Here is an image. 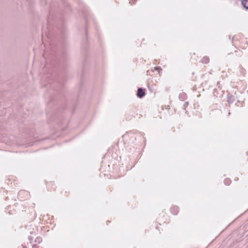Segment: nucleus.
<instances>
[{"mask_svg":"<svg viewBox=\"0 0 248 248\" xmlns=\"http://www.w3.org/2000/svg\"><path fill=\"white\" fill-rule=\"evenodd\" d=\"M145 95L144 90L141 88L138 90L137 96L140 98H142Z\"/></svg>","mask_w":248,"mask_h":248,"instance_id":"nucleus-1","label":"nucleus"},{"mask_svg":"<svg viewBox=\"0 0 248 248\" xmlns=\"http://www.w3.org/2000/svg\"><path fill=\"white\" fill-rule=\"evenodd\" d=\"M241 4L247 10H248V1L247 0H241Z\"/></svg>","mask_w":248,"mask_h":248,"instance_id":"nucleus-2","label":"nucleus"},{"mask_svg":"<svg viewBox=\"0 0 248 248\" xmlns=\"http://www.w3.org/2000/svg\"><path fill=\"white\" fill-rule=\"evenodd\" d=\"M209 61V59L207 57H204L202 60V62L204 63H207Z\"/></svg>","mask_w":248,"mask_h":248,"instance_id":"nucleus-3","label":"nucleus"},{"mask_svg":"<svg viewBox=\"0 0 248 248\" xmlns=\"http://www.w3.org/2000/svg\"><path fill=\"white\" fill-rule=\"evenodd\" d=\"M171 211L173 213V214H176L178 212V208L176 207H174L173 208H171Z\"/></svg>","mask_w":248,"mask_h":248,"instance_id":"nucleus-4","label":"nucleus"},{"mask_svg":"<svg viewBox=\"0 0 248 248\" xmlns=\"http://www.w3.org/2000/svg\"><path fill=\"white\" fill-rule=\"evenodd\" d=\"M224 182L226 185H229L231 184V181L230 179L227 178L224 180Z\"/></svg>","mask_w":248,"mask_h":248,"instance_id":"nucleus-5","label":"nucleus"},{"mask_svg":"<svg viewBox=\"0 0 248 248\" xmlns=\"http://www.w3.org/2000/svg\"><path fill=\"white\" fill-rule=\"evenodd\" d=\"M42 239L40 237H37L35 240V242L38 244L42 242Z\"/></svg>","mask_w":248,"mask_h":248,"instance_id":"nucleus-6","label":"nucleus"},{"mask_svg":"<svg viewBox=\"0 0 248 248\" xmlns=\"http://www.w3.org/2000/svg\"><path fill=\"white\" fill-rule=\"evenodd\" d=\"M22 193H26L24 191H20L19 193V196H20L21 194H22Z\"/></svg>","mask_w":248,"mask_h":248,"instance_id":"nucleus-7","label":"nucleus"},{"mask_svg":"<svg viewBox=\"0 0 248 248\" xmlns=\"http://www.w3.org/2000/svg\"><path fill=\"white\" fill-rule=\"evenodd\" d=\"M32 247H33V248H37V246H36V245H33V246H32Z\"/></svg>","mask_w":248,"mask_h":248,"instance_id":"nucleus-8","label":"nucleus"},{"mask_svg":"<svg viewBox=\"0 0 248 248\" xmlns=\"http://www.w3.org/2000/svg\"><path fill=\"white\" fill-rule=\"evenodd\" d=\"M158 69H159V68H158V67H155V70H158Z\"/></svg>","mask_w":248,"mask_h":248,"instance_id":"nucleus-9","label":"nucleus"},{"mask_svg":"<svg viewBox=\"0 0 248 248\" xmlns=\"http://www.w3.org/2000/svg\"><path fill=\"white\" fill-rule=\"evenodd\" d=\"M186 105H187L188 104V102H186Z\"/></svg>","mask_w":248,"mask_h":248,"instance_id":"nucleus-10","label":"nucleus"},{"mask_svg":"<svg viewBox=\"0 0 248 248\" xmlns=\"http://www.w3.org/2000/svg\"><path fill=\"white\" fill-rule=\"evenodd\" d=\"M186 105H187L188 104V102H186Z\"/></svg>","mask_w":248,"mask_h":248,"instance_id":"nucleus-11","label":"nucleus"},{"mask_svg":"<svg viewBox=\"0 0 248 248\" xmlns=\"http://www.w3.org/2000/svg\"><path fill=\"white\" fill-rule=\"evenodd\" d=\"M248 1V0H247Z\"/></svg>","mask_w":248,"mask_h":248,"instance_id":"nucleus-12","label":"nucleus"}]
</instances>
